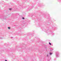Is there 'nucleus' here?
<instances>
[{
    "instance_id": "obj_1",
    "label": "nucleus",
    "mask_w": 61,
    "mask_h": 61,
    "mask_svg": "<svg viewBox=\"0 0 61 61\" xmlns=\"http://www.w3.org/2000/svg\"><path fill=\"white\" fill-rule=\"evenodd\" d=\"M49 44H50V45H51V44L50 42H49Z\"/></svg>"
},
{
    "instance_id": "obj_2",
    "label": "nucleus",
    "mask_w": 61,
    "mask_h": 61,
    "mask_svg": "<svg viewBox=\"0 0 61 61\" xmlns=\"http://www.w3.org/2000/svg\"><path fill=\"white\" fill-rule=\"evenodd\" d=\"M50 55H51V54H52V53H50Z\"/></svg>"
},
{
    "instance_id": "obj_3",
    "label": "nucleus",
    "mask_w": 61,
    "mask_h": 61,
    "mask_svg": "<svg viewBox=\"0 0 61 61\" xmlns=\"http://www.w3.org/2000/svg\"><path fill=\"white\" fill-rule=\"evenodd\" d=\"M8 28L9 29H10V27H8Z\"/></svg>"
},
{
    "instance_id": "obj_4",
    "label": "nucleus",
    "mask_w": 61,
    "mask_h": 61,
    "mask_svg": "<svg viewBox=\"0 0 61 61\" xmlns=\"http://www.w3.org/2000/svg\"><path fill=\"white\" fill-rule=\"evenodd\" d=\"M9 9L10 10H11L12 9Z\"/></svg>"
},
{
    "instance_id": "obj_5",
    "label": "nucleus",
    "mask_w": 61,
    "mask_h": 61,
    "mask_svg": "<svg viewBox=\"0 0 61 61\" xmlns=\"http://www.w3.org/2000/svg\"><path fill=\"white\" fill-rule=\"evenodd\" d=\"M23 18V19H24V18L23 17V18Z\"/></svg>"
},
{
    "instance_id": "obj_6",
    "label": "nucleus",
    "mask_w": 61,
    "mask_h": 61,
    "mask_svg": "<svg viewBox=\"0 0 61 61\" xmlns=\"http://www.w3.org/2000/svg\"><path fill=\"white\" fill-rule=\"evenodd\" d=\"M48 56V55H47V56Z\"/></svg>"
},
{
    "instance_id": "obj_7",
    "label": "nucleus",
    "mask_w": 61,
    "mask_h": 61,
    "mask_svg": "<svg viewBox=\"0 0 61 61\" xmlns=\"http://www.w3.org/2000/svg\"><path fill=\"white\" fill-rule=\"evenodd\" d=\"M5 61H7V60H5Z\"/></svg>"
}]
</instances>
